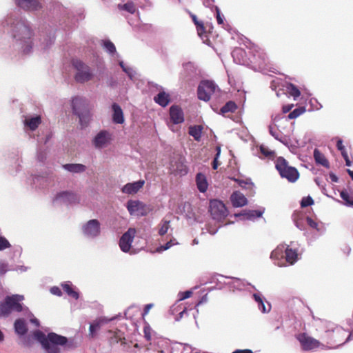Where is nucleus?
Masks as SVG:
<instances>
[{
  "mask_svg": "<svg viewBox=\"0 0 353 353\" xmlns=\"http://www.w3.org/2000/svg\"><path fill=\"white\" fill-rule=\"evenodd\" d=\"M306 222H307V225H310L311 228L319 230L318 229V225H319L318 223H316L315 221H314L312 218L307 216L306 218Z\"/></svg>",
  "mask_w": 353,
  "mask_h": 353,
  "instance_id": "nucleus-44",
  "label": "nucleus"
},
{
  "mask_svg": "<svg viewBox=\"0 0 353 353\" xmlns=\"http://www.w3.org/2000/svg\"><path fill=\"white\" fill-rule=\"evenodd\" d=\"M306 109L304 106H300L289 113L288 119H294L299 117L300 115L305 112Z\"/></svg>",
  "mask_w": 353,
  "mask_h": 353,
  "instance_id": "nucleus-34",
  "label": "nucleus"
},
{
  "mask_svg": "<svg viewBox=\"0 0 353 353\" xmlns=\"http://www.w3.org/2000/svg\"><path fill=\"white\" fill-rule=\"evenodd\" d=\"M314 158L316 163L320 164L327 168L330 167L329 161L325 158V155L318 149H315L314 151Z\"/></svg>",
  "mask_w": 353,
  "mask_h": 353,
  "instance_id": "nucleus-26",
  "label": "nucleus"
},
{
  "mask_svg": "<svg viewBox=\"0 0 353 353\" xmlns=\"http://www.w3.org/2000/svg\"><path fill=\"white\" fill-rule=\"evenodd\" d=\"M64 169L66 170L74 172V173H79L83 172L85 170V166L83 164H73V163H68L63 165Z\"/></svg>",
  "mask_w": 353,
  "mask_h": 353,
  "instance_id": "nucleus-30",
  "label": "nucleus"
},
{
  "mask_svg": "<svg viewBox=\"0 0 353 353\" xmlns=\"http://www.w3.org/2000/svg\"><path fill=\"white\" fill-rule=\"evenodd\" d=\"M215 10H216V14L217 23L219 24H223V17L221 14L220 9L217 6H216Z\"/></svg>",
  "mask_w": 353,
  "mask_h": 353,
  "instance_id": "nucleus-47",
  "label": "nucleus"
},
{
  "mask_svg": "<svg viewBox=\"0 0 353 353\" xmlns=\"http://www.w3.org/2000/svg\"><path fill=\"white\" fill-rule=\"evenodd\" d=\"M83 234L88 236L94 237L100 233V223L97 219H92L88 221L83 226Z\"/></svg>",
  "mask_w": 353,
  "mask_h": 353,
  "instance_id": "nucleus-12",
  "label": "nucleus"
},
{
  "mask_svg": "<svg viewBox=\"0 0 353 353\" xmlns=\"http://www.w3.org/2000/svg\"><path fill=\"white\" fill-rule=\"evenodd\" d=\"M298 260V250L287 245L285 248V261L290 265H293Z\"/></svg>",
  "mask_w": 353,
  "mask_h": 353,
  "instance_id": "nucleus-19",
  "label": "nucleus"
},
{
  "mask_svg": "<svg viewBox=\"0 0 353 353\" xmlns=\"http://www.w3.org/2000/svg\"><path fill=\"white\" fill-rule=\"evenodd\" d=\"M341 199L345 201V204L350 206L353 205V196H350L346 190H342L340 192Z\"/></svg>",
  "mask_w": 353,
  "mask_h": 353,
  "instance_id": "nucleus-37",
  "label": "nucleus"
},
{
  "mask_svg": "<svg viewBox=\"0 0 353 353\" xmlns=\"http://www.w3.org/2000/svg\"><path fill=\"white\" fill-rule=\"evenodd\" d=\"M10 313L11 310L5 299L4 301L0 303V316H8Z\"/></svg>",
  "mask_w": 353,
  "mask_h": 353,
  "instance_id": "nucleus-39",
  "label": "nucleus"
},
{
  "mask_svg": "<svg viewBox=\"0 0 353 353\" xmlns=\"http://www.w3.org/2000/svg\"><path fill=\"white\" fill-rule=\"evenodd\" d=\"M174 244L175 243L173 242V240H170L168 242H167L164 245H161L159 249L160 250H166L171 248Z\"/></svg>",
  "mask_w": 353,
  "mask_h": 353,
  "instance_id": "nucleus-51",
  "label": "nucleus"
},
{
  "mask_svg": "<svg viewBox=\"0 0 353 353\" xmlns=\"http://www.w3.org/2000/svg\"><path fill=\"white\" fill-rule=\"evenodd\" d=\"M336 148L339 150L343 149L345 146L343 144V141L341 139H339L336 142Z\"/></svg>",
  "mask_w": 353,
  "mask_h": 353,
  "instance_id": "nucleus-60",
  "label": "nucleus"
},
{
  "mask_svg": "<svg viewBox=\"0 0 353 353\" xmlns=\"http://www.w3.org/2000/svg\"><path fill=\"white\" fill-rule=\"evenodd\" d=\"M198 34L199 36L203 35L205 32V28L203 23L201 21L196 26Z\"/></svg>",
  "mask_w": 353,
  "mask_h": 353,
  "instance_id": "nucleus-43",
  "label": "nucleus"
},
{
  "mask_svg": "<svg viewBox=\"0 0 353 353\" xmlns=\"http://www.w3.org/2000/svg\"><path fill=\"white\" fill-rule=\"evenodd\" d=\"M72 105L73 112L78 116L81 126L86 125L90 119V112L86 99L75 97L72 99Z\"/></svg>",
  "mask_w": 353,
  "mask_h": 353,
  "instance_id": "nucleus-4",
  "label": "nucleus"
},
{
  "mask_svg": "<svg viewBox=\"0 0 353 353\" xmlns=\"http://www.w3.org/2000/svg\"><path fill=\"white\" fill-rule=\"evenodd\" d=\"M111 139V134L108 131L102 130L96 135L93 143L96 148H102L107 146Z\"/></svg>",
  "mask_w": 353,
  "mask_h": 353,
  "instance_id": "nucleus-14",
  "label": "nucleus"
},
{
  "mask_svg": "<svg viewBox=\"0 0 353 353\" xmlns=\"http://www.w3.org/2000/svg\"><path fill=\"white\" fill-rule=\"evenodd\" d=\"M8 270V264L5 262H0V274L3 275Z\"/></svg>",
  "mask_w": 353,
  "mask_h": 353,
  "instance_id": "nucleus-46",
  "label": "nucleus"
},
{
  "mask_svg": "<svg viewBox=\"0 0 353 353\" xmlns=\"http://www.w3.org/2000/svg\"><path fill=\"white\" fill-rule=\"evenodd\" d=\"M217 150H218V152H217V153H216V156H215V157H214V159L213 160V162H212V168L214 170H216L218 166H219V163L218 161V158H219V157L220 155V148H217Z\"/></svg>",
  "mask_w": 353,
  "mask_h": 353,
  "instance_id": "nucleus-45",
  "label": "nucleus"
},
{
  "mask_svg": "<svg viewBox=\"0 0 353 353\" xmlns=\"http://www.w3.org/2000/svg\"><path fill=\"white\" fill-rule=\"evenodd\" d=\"M231 179L234 180V181H236L239 185L241 186V187H245V185H249L250 186L252 184L251 183H247V182H245L243 180H239V179H235V178H231Z\"/></svg>",
  "mask_w": 353,
  "mask_h": 353,
  "instance_id": "nucleus-52",
  "label": "nucleus"
},
{
  "mask_svg": "<svg viewBox=\"0 0 353 353\" xmlns=\"http://www.w3.org/2000/svg\"><path fill=\"white\" fill-rule=\"evenodd\" d=\"M41 122V119L39 116H37L34 117H31L29 119H26L25 120V124L31 130H36L39 125Z\"/></svg>",
  "mask_w": 353,
  "mask_h": 353,
  "instance_id": "nucleus-29",
  "label": "nucleus"
},
{
  "mask_svg": "<svg viewBox=\"0 0 353 353\" xmlns=\"http://www.w3.org/2000/svg\"><path fill=\"white\" fill-rule=\"evenodd\" d=\"M72 65L76 69L75 80L79 83L88 81L92 77L90 68L79 59H73Z\"/></svg>",
  "mask_w": 353,
  "mask_h": 353,
  "instance_id": "nucleus-6",
  "label": "nucleus"
},
{
  "mask_svg": "<svg viewBox=\"0 0 353 353\" xmlns=\"http://www.w3.org/2000/svg\"><path fill=\"white\" fill-rule=\"evenodd\" d=\"M13 299L15 300H17L18 303H20V301H23L24 299V296L23 295L19 294H14L11 296Z\"/></svg>",
  "mask_w": 353,
  "mask_h": 353,
  "instance_id": "nucleus-57",
  "label": "nucleus"
},
{
  "mask_svg": "<svg viewBox=\"0 0 353 353\" xmlns=\"http://www.w3.org/2000/svg\"><path fill=\"white\" fill-rule=\"evenodd\" d=\"M55 199H63L65 202H68L70 203H76L79 201V198L76 194L72 192L63 191L58 193Z\"/></svg>",
  "mask_w": 353,
  "mask_h": 353,
  "instance_id": "nucleus-22",
  "label": "nucleus"
},
{
  "mask_svg": "<svg viewBox=\"0 0 353 353\" xmlns=\"http://www.w3.org/2000/svg\"><path fill=\"white\" fill-rule=\"evenodd\" d=\"M190 15L194 23L195 26H196L198 23H201V21H199L198 19H197V17L195 14H192V13H190Z\"/></svg>",
  "mask_w": 353,
  "mask_h": 353,
  "instance_id": "nucleus-58",
  "label": "nucleus"
},
{
  "mask_svg": "<svg viewBox=\"0 0 353 353\" xmlns=\"http://www.w3.org/2000/svg\"><path fill=\"white\" fill-rule=\"evenodd\" d=\"M232 205L236 208L242 207L247 204V199L243 194L239 192H234L230 197Z\"/></svg>",
  "mask_w": 353,
  "mask_h": 353,
  "instance_id": "nucleus-21",
  "label": "nucleus"
},
{
  "mask_svg": "<svg viewBox=\"0 0 353 353\" xmlns=\"http://www.w3.org/2000/svg\"><path fill=\"white\" fill-rule=\"evenodd\" d=\"M136 230L129 228L120 238L119 247L123 252H128L131 248L132 243L135 236Z\"/></svg>",
  "mask_w": 353,
  "mask_h": 353,
  "instance_id": "nucleus-10",
  "label": "nucleus"
},
{
  "mask_svg": "<svg viewBox=\"0 0 353 353\" xmlns=\"http://www.w3.org/2000/svg\"><path fill=\"white\" fill-rule=\"evenodd\" d=\"M313 203H314L313 199L311 196H307L303 197L302 199L301 202V208H305V207L312 205Z\"/></svg>",
  "mask_w": 353,
  "mask_h": 353,
  "instance_id": "nucleus-41",
  "label": "nucleus"
},
{
  "mask_svg": "<svg viewBox=\"0 0 353 353\" xmlns=\"http://www.w3.org/2000/svg\"><path fill=\"white\" fill-rule=\"evenodd\" d=\"M10 246V243L5 237L0 236V251L9 248Z\"/></svg>",
  "mask_w": 353,
  "mask_h": 353,
  "instance_id": "nucleus-42",
  "label": "nucleus"
},
{
  "mask_svg": "<svg viewBox=\"0 0 353 353\" xmlns=\"http://www.w3.org/2000/svg\"><path fill=\"white\" fill-rule=\"evenodd\" d=\"M280 82H281V80L279 79H272L271 81V85H270V88L273 90H276L277 87L279 86V84H280Z\"/></svg>",
  "mask_w": 353,
  "mask_h": 353,
  "instance_id": "nucleus-49",
  "label": "nucleus"
},
{
  "mask_svg": "<svg viewBox=\"0 0 353 353\" xmlns=\"http://www.w3.org/2000/svg\"><path fill=\"white\" fill-rule=\"evenodd\" d=\"M209 211L212 219L217 221H223L228 215V210L225 204L217 199L210 201Z\"/></svg>",
  "mask_w": 353,
  "mask_h": 353,
  "instance_id": "nucleus-5",
  "label": "nucleus"
},
{
  "mask_svg": "<svg viewBox=\"0 0 353 353\" xmlns=\"http://www.w3.org/2000/svg\"><path fill=\"white\" fill-rule=\"evenodd\" d=\"M294 104L285 105L282 108L283 113L290 112V110L293 108Z\"/></svg>",
  "mask_w": 353,
  "mask_h": 353,
  "instance_id": "nucleus-54",
  "label": "nucleus"
},
{
  "mask_svg": "<svg viewBox=\"0 0 353 353\" xmlns=\"http://www.w3.org/2000/svg\"><path fill=\"white\" fill-rule=\"evenodd\" d=\"M330 177L331 180L333 182H337L338 181V177L334 174L330 173Z\"/></svg>",
  "mask_w": 353,
  "mask_h": 353,
  "instance_id": "nucleus-61",
  "label": "nucleus"
},
{
  "mask_svg": "<svg viewBox=\"0 0 353 353\" xmlns=\"http://www.w3.org/2000/svg\"><path fill=\"white\" fill-rule=\"evenodd\" d=\"M15 3L25 10H37L41 8L38 0H15Z\"/></svg>",
  "mask_w": 353,
  "mask_h": 353,
  "instance_id": "nucleus-17",
  "label": "nucleus"
},
{
  "mask_svg": "<svg viewBox=\"0 0 353 353\" xmlns=\"http://www.w3.org/2000/svg\"><path fill=\"white\" fill-rule=\"evenodd\" d=\"M110 321V319H108L105 317H99L94 319L90 323L88 330V337L90 339H95L97 336L98 332L101 328L108 323Z\"/></svg>",
  "mask_w": 353,
  "mask_h": 353,
  "instance_id": "nucleus-11",
  "label": "nucleus"
},
{
  "mask_svg": "<svg viewBox=\"0 0 353 353\" xmlns=\"http://www.w3.org/2000/svg\"><path fill=\"white\" fill-rule=\"evenodd\" d=\"M50 292L52 294H53L54 295H57V296H59L62 295V292H61V289L59 287H57V286H54V287L51 288Z\"/></svg>",
  "mask_w": 353,
  "mask_h": 353,
  "instance_id": "nucleus-50",
  "label": "nucleus"
},
{
  "mask_svg": "<svg viewBox=\"0 0 353 353\" xmlns=\"http://www.w3.org/2000/svg\"><path fill=\"white\" fill-rule=\"evenodd\" d=\"M192 294V291H190V290H187L185 292H180L179 293V296H180V299L179 300H184V299H186L189 297H190V296Z\"/></svg>",
  "mask_w": 353,
  "mask_h": 353,
  "instance_id": "nucleus-48",
  "label": "nucleus"
},
{
  "mask_svg": "<svg viewBox=\"0 0 353 353\" xmlns=\"http://www.w3.org/2000/svg\"><path fill=\"white\" fill-rule=\"evenodd\" d=\"M113 111L112 121L114 123L122 124L124 122L123 112L121 108L116 103L112 105Z\"/></svg>",
  "mask_w": 353,
  "mask_h": 353,
  "instance_id": "nucleus-20",
  "label": "nucleus"
},
{
  "mask_svg": "<svg viewBox=\"0 0 353 353\" xmlns=\"http://www.w3.org/2000/svg\"><path fill=\"white\" fill-rule=\"evenodd\" d=\"M118 8L120 10H125L131 14H134L136 12V7H135L134 3L132 1L127 2L126 3H125L123 5L119 4L118 6Z\"/></svg>",
  "mask_w": 353,
  "mask_h": 353,
  "instance_id": "nucleus-36",
  "label": "nucleus"
},
{
  "mask_svg": "<svg viewBox=\"0 0 353 353\" xmlns=\"http://www.w3.org/2000/svg\"><path fill=\"white\" fill-rule=\"evenodd\" d=\"M159 226V234L160 236L165 235L170 228V221L163 219L160 223Z\"/></svg>",
  "mask_w": 353,
  "mask_h": 353,
  "instance_id": "nucleus-38",
  "label": "nucleus"
},
{
  "mask_svg": "<svg viewBox=\"0 0 353 353\" xmlns=\"http://www.w3.org/2000/svg\"><path fill=\"white\" fill-rule=\"evenodd\" d=\"M196 183L198 190L201 192H205L208 188V183L205 176L202 173H198L196 176Z\"/></svg>",
  "mask_w": 353,
  "mask_h": 353,
  "instance_id": "nucleus-23",
  "label": "nucleus"
},
{
  "mask_svg": "<svg viewBox=\"0 0 353 353\" xmlns=\"http://www.w3.org/2000/svg\"><path fill=\"white\" fill-rule=\"evenodd\" d=\"M61 287L63 291L70 297L74 298V299H79V293L76 292L73 288L72 285L69 283H65L61 284Z\"/></svg>",
  "mask_w": 353,
  "mask_h": 353,
  "instance_id": "nucleus-31",
  "label": "nucleus"
},
{
  "mask_svg": "<svg viewBox=\"0 0 353 353\" xmlns=\"http://www.w3.org/2000/svg\"><path fill=\"white\" fill-rule=\"evenodd\" d=\"M34 336L41 343L47 353H60L59 345H64L68 343L65 336L59 335L54 332L48 333L46 335L41 331H37Z\"/></svg>",
  "mask_w": 353,
  "mask_h": 353,
  "instance_id": "nucleus-2",
  "label": "nucleus"
},
{
  "mask_svg": "<svg viewBox=\"0 0 353 353\" xmlns=\"http://www.w3.org/2000/svg\"><path fill=\"white\" fill-rule=\"evenodd\" d=\"M126 207L131 215L143 216H146L150 211L147 205L138 200L128 201Z\"/></svg>",
  "mask_w": 353,
  "mask_h": 353,
  "instance_id": "nucleus-8",
  "label": "nucleus"
},
{
  "mask_svg": "<svg viewBox=\"0 0 353 353\" xmlns=\"http://www.w3.org/2000/svg\"><path fill=\"white\" fill-rule=\"evenodd\" d=\"M153 307V304L150 303L145 305L143 309V312L142 314L143 317L147 315L150 311V310Z\"/></svg>",
  "mask_w": 353,
  "mask_h": 353,
  "instance_id": "nucleus-53",
  "label": "nucleus"
},
{
  "mask_svg": "<svg viewBox=\"0 0 353 353\" xmlns=\"http://www.w3.org/2000/svg\"><path fill=\"white\" fill-rule=\"evenodd\" d=\"M6 299V304L9 305L11 312L16 311L17 312H20L23 310L22 304L18 303L17 300H15L11 296H7Z\"/></svg>",
  "mask_w": 353,
  "mask_h": 353,
  "instance_id": "nucleus-27",
  "label": "nucleus"
},
{
  "mask_svg": "<svg viewBox=\"0 0 353 353\" xmlns=\"http://www.w3.org/2000/svg\"><path fill=\"white\" fill-rule=\"evenodd\" d=\"M243 215L247 219L253 220L262 216L263 212L260 210H248L244 212Z\"/></svg>",
  "mask_w": 353,
  "mask_h": 353,
  "instance_id": "nucleus-35",
  "label": "nucleus"
},
{
  "mask_svg": "<svg viewBox=\"0 0 353 353\" xmlns=\"http://www.w3.org/2000/svg\"><path fill=\"white\" fill-rule=\"evenodd\" d=\"M254 296L256 301L259 302V303L261 305L262 312H265V304L263 303V300L259 296H256V294H254Z\"/></svg>",
  "mask_w": 353,
  "mask_h": 353,
  "instance_id": "nucleus-55",
  "label": "nucleus"
},
{
  "mask_svg": "<svg viewBox=\"0 0 353 353\" xmlns=\"http://www.w3.org/2000/svg\"><path fill=\"white\" fill-rule=\"evenodd\" d=\"M187 308L185 307H183V309L179 312V319H181L183 316V314L186 312Z\"/></svg>",
  "mask_w": 353,
  "mask_h": 353,
  "instance_id": "nucleus-63",
  "label": "nucleus"
},
{
  "mask_svg": "<svg viewBox=\"0 0 353 353\" xmlns=\"http://www.w3.org/2000/svg\"><path fill=\"white\" fill-rule=\"evenodd\" d=\"M14 330L19 335H24L28 331L25 320L23 319H17L14 322Z\"/></svg>",
  "mask_w": 353,
  "mask_h": 353,
  "instance_id": "nucleus-28",
  "label": "nucleus"
},
{
  "mask_svg": "<svg viewBox=\"0 0 353 353\" xmlns=\"http://www.w3.org/2000/svg\"><path fill=\"white\" fill-rule=\"evenodd\" d=\"M275 168L282 178L289 182L294 183L299 178V172L294 167L290 166L283 157H278L275 160Z\"/></svg>",
  "mask_w": 353,
  "mask_h": 353,
  "instance_id": "nucleus-3",
  "label": "nucleus"
},
{
  "mask_svg": "<svg viewBox=\"0 0 353 353\" xmlns=\"http://www.w3.org/2000/svg\"><path fill=\"white\" fill-rule=\"evenodd\" d=\"M11 32L14 39L20 42L25 53L30 52L32 46L33 32L25 21H16L11 26Z\"/></svg>",
  "mask_w": 353,
  "mask_h": 353,
  "instance_id": "nucleus-1",
  "label": "nucleus"
},
{
  "mask_svg": "<svg viewBox=\"0 0 353 353\" xmlns=\"http://www.w3.org/2000/svg\"><path fill=\"white\" fill-rule=\"evenodd\" d=\"M243 53H244V51L242 49H241V48L236 49L233 52V54H242Z\"/></svg>",
  "mask_w": 353,
  "mask_h": 353,
  "instance_id": "nucleus-62",
  "label": "nucleus"
},
{
  "mask_svg": "<svg viewBox=\"0 0 353 353\" xmlns=\"http://www.w3.org/2000/svg\"><path fill=\"white\" fill-rule=\"evenodd\" d=\"M203 128L201 125H192L189 127L188 133L195 141H199L201 138Z\"/></svg>",
  "mask_w": 353,
  "mask_h": 353,
  "instance_id": "nucleus-25",
  "label": "nucleus"
},
{
  "mask_svg": "<svg viewBox=\"0 0 353 353\" xmlns=\"http://www.w3.org/2000/svg\"><path fill=\"white\" fill-rule=\"evenodd\" d=\"M237 109L236 104L232 101L227 102L221 108V112L223 114L228 112H234Z\"/></svg>",
  "mask_w": 353,
  "mask_h": 353,
  "instance_id": "nucleus-33",
  "label": "nucleus"
},
{
  "mask_svg": "<svg viewBox=\"0 0 353 353\" xmlns=\"http://www.w3.org/2000/svg\"><path fill=\"white\" fill-rule=\"evenodd\" d=\"M216 88V85L212 81H201L197 89L198 98L204 101H210L211 96L215 92Z\"/></svg>",
  "mask_w": 353,
  "mask_h": 353,
  "instance_id": "nucleus-7",
  "label": "nucleus"
},
{
  "mask_svg": "<svg viewBox=\"0 0 353 353\" xmlns=\"http://www.w3.org/2000/svg\"><path fill=\"white\" fill-rule=\"evenodd\" d=\"M285 245H279L271 253V259L276 261L275 264L279 266H282L285 263Z\"/></svg>",
  "mask_w": 353,
  "mask_h": 353,
  "instance_id": "nucleus-16",
  "label": "nucleus"
},
{
  "mask_svg": "<svg viewBox=\"0 0 353 353\" xmlns=\"http://www.w3.org/2000/svg\"><path fill=\"white\" fill-rule=\"evenodd\" d=\"M154 101L161 106L165 107L170 103V95L164 91L160 92L154 97Z\"/></svg>",
  "mask_w": 353,
  "mask_h": 353,
  "instance_id": "nucleus-24",
  "label": "nucleus"
},
{
  "mask_svg": "<svg viewBox=\"0 0 353 353\" xmlns=\"http://www.w3.org/2000/svg\"><path fill=\"white\" fill-rule=\"evenodd\" d=\"M103 47L110 54H113L116 52V48L112 42L109 40L103 41Z\"/></svg>",
  "mask_w": 353,
  "mask_h": 353,
  "instance_id": "nucleus-40",
  "label": "nucleus"
},
{
  "mask_svg": "<svg viewBox=\"0 0 353 353\" xmlns=\"http://www.w3.org/2000/svg\"><path fill=\"white\" fill-rule=\"evenodd\" d=\"M347 172L349 174V175L350 176V177L352 178V179L353 180V171L350 169H347Z\"/></svg>",
  "mask_w": 353,
  "mask_h": 353,
  "instance_id": "nucleus-64",
  "label": "nucleus"
},
{
  "mask_svg": "<svg viewBox=\"0 0 353 353\" xmlns=\"http://www.w3.org/2000/svg\"><path fill=\"white\" fill-rule=\"evenodd\" d=\"M170 117L174 124H179L184 121V114L181 107L173 105L170 108Z\"/></svg>",
  "mask_w": 353,
  "mask_h": 353,
  "instance_id": "nucleus-15",
  "label": "nucleus"
},
{
  "mask_svg": "<svg viewBox=\"0 0 353 353\" xmlns=\"http://www.w3.org/2000/svg\"><path fill=\"white\" fill-rule=\"evenodd\" d=\"M265 154H266V158H268V159H273L274 157H275V152L274 151H269L268 149H266Z\"/></svg>",
  "mask_w": 353,
  "mask_h": 353,
  "instance_id": "nucleus-56",
  "label": "nucleus"
},
{
  "mask_svg": "<svg viewBox=\"0 0 353 353\" xmlns=\"http://www.w3.org/2000/svg\"><path fill=\"white\" fill-rule=\"evenodd\" d=\"M296 338L304 351H310L318 348L321 345L319 341L308 336L305 333L299 334Z\"/></svg>",
  "mask_w": 353,
  "mask_h": 353,
  "instance_id": "nucleus-9",
  "label": "nucleus"
},
{
  "mask_svg": "<svg viewBox=\"0 0 353 353\" xmlns=\"http://www.w3.org/2000/svg\"><path fill=\"white\" fill-rule=\"evenodd\" d=\"M232 353H253L251 350L245 349V350H236Z\"/></svg>",
  "mask_w": 353,
  "mask_h": 353,
  "instance_id": "nucleus-59",
  "label": "nucleus"
},
{
  "mask_svg": "<svg viewBox=\"0 0 353 353\" xmlns=\"http://www.w3.org/2000/svg\"><path fill=\"white\" fill-rule=\"evenodd\" d=\"M108 333L110 334L108 341L111 346L121 343V345L123 349H126V339L124 336V333L119 330L115 331L108 330Z\"/></svg>",
  "mask_w": 353,
  "mask_h": 353,
  "instance_id": "nucleus-13",
  "label": "nucleus"
},
{
  "mask_svg": "<svg viewBox=\"0 0 353 353\" xmlns=\"http://www.w3.org/2000/svg\"><path fill=\"white\" fill-rule=\"evenodd\" d=\"M286 92L296 100L301 95L299 88L292 83H288L285 86Z\"/></svg>",
  "mask_w": 353,
  "mask_h": 353,
  "instance_id": "nucleus-32",
  "label": "nucleus"
},
{
  "mask_svg": "<svg viewBox=\"0 0 353 353\" xmlns=\"http://www.w3.org/2000/svg\"><path fill=\"white\" fill-rule=\"evenodd\" d=\"M144 183L145 181L143 180H139L134 183H128L123 187L122 192L128 194H136L143 188Z\"/></svg>",
  "mask_w": 353,
  "mask_h": 353,
  "instance_id": "nucleus-18",
  "label": "nucleus"
}]
</instances>
